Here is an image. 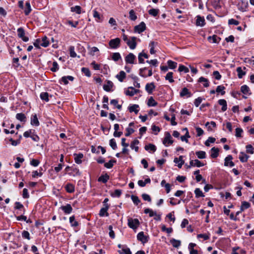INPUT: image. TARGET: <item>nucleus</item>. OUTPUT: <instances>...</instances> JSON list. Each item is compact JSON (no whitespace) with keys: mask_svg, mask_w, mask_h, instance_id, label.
<instances>
[{"mask_svg":"<svg viewBox=\"0 0 254 254\" xmlns=\"http://www.w3.org/2000/svg\"><path fill=\"white\" fill-rule=\"evenodd\" d=\"M173 73L172 72H169L165 76V79L169 80L170 83L174 82V80L173 78Z\"/></svg>","mask_w":254,"mask_h":254,"instance_id":"42","label":"nucleus"},{"mask_svg":"<svg viewBox=\"0 0 254 254\" xmlns=\"http://www.w3.org/2000/svg\"><path fill=\"white\" fill-rule=\"evenodd\" d=\"M251 206V204L249 202L247 201H243L242 202V204L240 208V210L237 212L236 216H238L240 213H241L244 210L248 209Z\"/></svg>","mask_w":254,"mask_h":254,"instance_id":"8","label":"nucleus"},{"mask_svg":"<svg viewBox=\"0 0 254 254\" xmlns=\"http://www.w3.org/2000/svg\"><path fill=\"white\" fill-rule=\"evenodd\" d=\"M198 82L200 83H203V86L205 87H208L209 86V81L207 78L203 77H200L198 80Z\"/></svg>","mask_w":254,"mask_h":254,"instance_id":"27","label":"nucleus"},{"mask_svg":"<svg viewBox=\"0 0 254 254\" xmlns=\"http://www.w3.org/2000/svg\"><path fill=\"white\" fill-rule=\"evenodd\" d=\"M215 140L216 139L215 138L212 137H209L207 140L205 141L204 144L206 146H209L210 145L209 143H214Z\"/></svg>","mask_w":254,"mask_h":254,"instance_id":"60","label":"nucleus"},{"mask_svg":"<svg viewBox=\"0 0 254 254\" xmlns=\"http://www.w3.org/2000/svg\"><path fill=\"white\" fill-rule=\"evenodd\" d=\"M137 239L143 244H145L148 241V237L145 236L144 232L142 231L138 233Z\"/></svg>","mask_w":254,"mask_h":254,"instance_id":"5","label":"nucleus"},{"mask_svg":"<svg viewBox=\"0 0 254 254\" xmlns=\"http://www.w3.org/2000/svg\"><path fill=\"white\" fill-rule=\"evenodd\" d=\"M225 89V87L221 85H219L217 87L216 89V92L217 93H221L222 95H223L225 94V92L224 89Z\"/></svg>","mask_w":254,"mask_h":254,"instance_id":"43","label":"nucleus"},{"mask_svg":"<svg viewBox=\"0 0 254 254\" xmlns=\"http://www.w3.org/2000/svg\"><path fill=\"white\" fill-rule=\"evenodd\" d=\"M238 72V76L239 78H242L243 76L246 74V72L243 71L241 67H238L236 69Z\"/></svg>","mask_w":254,"mask_h":254,"instance_id":"47","label":"nucleus"},{"mask_svg":"<svg viewBox=\"0 0 254 254\" xmlns=\"http://www.w3.org/2000/svg\"><path fill=\"white\" fill-rule=\"evenodd\" d=\"M246 152L248 153H250L253 154L254 152V148L251 144L248 145L246 147Z\"/></svg>","mask_w":254,"mask_h":254,"instance_id":"56","label":"nucleus"},{"mask_svg":"<svg viewBox=\"0 0 254 254\" xmlns=\"http://www.w3.org/2000/svg\"><path fill=\"white\" fill-rule=\"evenodd\" d=\"M108 229L109 230V235L111 239H114L115 238V234L114 231L113 230V226L112 225H110L108 227Z\"/></svg>","mask_w":254,"mask_h":254,"instance_id":"54","label":"nucleus"},{"mask_svg":"<svg viewBox=\"0 0 254 254\" xmlns=\"http://www.w3.org/2000/svg\"><path fill=\"white\" fill-rule=\"evenodd\" d=\"M139 108V105L137 104H134L132 106H130L128 107V110L129 112H134L135 114H137L138 113L139 110L137 109V108Z\"/></svg>","mask_w":254,"mask_h":254,"instance_id":"25","label":"nucleus"},{"mask_svg":"<svg viewBox=\"0 0 254 254\" xmlns=\"http://www.w3.org/2000/svg\"><path fill=\"white\" fill-rule=\"evenodd\" d=\"M241 91L244 94L250 95L251 94V93L250 92V90L249 87L246 85H244L241 86Z\"/></svg>","mask_w":254,"mask_h":254,"instance_id":"29","label":"nucleus"},{"mask_svg":"<svg viewBox=\"0 0 254 254\" xmlns=\"http://www.w3.org/2000/svg\"><path fill=\"white\" fill-rule=\"evenodd\" d=\"M121 40L119 38L111 39L109 42V45L112 49H117L120 46Z\"/></svg>","mask_w":254,"mask_h":254,"instance_id":"1","label":"nucleus"},{"mask_svg":"<svg viewBox=\"0 0 254 254\" xmlns=\"http://www.w3.org/2000/svg\"><path fill=\"white\" fill-rule=\"evenodd\" d=\"M68 80L70 81H73L74 80V77L72 76L68 75L66 76H63L62 77L60 82L62 81L65 85H66L68 83Z\"/></svg>","mask_w":254,"mask_h":254,"instance_id":"22","label":"nucleus"},{"mask_svg":"<svg viewBox=\"0 0 254 254\" xmlns=\"http://www.w3.org/2000/svg\"><path fill=\"white\" fill-rule=\"evenodd\" d=\"M31 124L32 126H39L40 125L38 118L36 114H34L32 116L31 118Z\"/></svg>","mask_w":254,"mask_h":254,"instance_id":"18","label":"nucleus"},{"mask_svg":"<svg viewBox=\"0 0 254 254\" xmlns=\"http://www.w3.org/2000/svg\"><path fill=\"white\" fill-rule=\"evenodd\" d=\"M136 39L137 38L135 37H131L130 40H129L126 43L130 49H134L136 48L137 44L135 41Z\"/></svg>","mask_w":254,"mask_h":254,"instance_id":"6","label":"nucleus"},{"mask_svg":"<svg viewBox=\"0 0 254 254\" xmlns=\"http://www.w3.org/2000/svg\"><path fill=\"white\" fill-rule=\"evenodd\" d=\"M208 40L209 41H212V43H218L221 40V38L218 37L217 35H214L212 36H209L208 37Z\"/></svg>","mask_w":254,"mask_h":254,"instance_id":"30","label":"nucleus"},{"mask_svg":"<svg viewBox=\"0 0 254 254\" xmlns=\"http://www.w3.org/2000/svg\"><path fill=\"white\" fill-rule=\"evenodd\" d=\"M40 98L42 100H44L46 102H48L49 99V93L48 92H42L40 94Z\"/></svg>","mask_w":254,"mask_h":254,"instance_id":"38","label":"nucleus"},{"mask_svg":"<svg viewBox=\"0 0 254 254\" xmlns=\"http://www.w3.org/2000/svg\"><path fill=\"white\" fill-rule=\"evenodd\" d=\"M146 27L144 22H141L138 25H136L134 27V31L138 33H141L146 30Z\"/></svg>","mask_w":254,"mask_h":254,"instance_id":"2","label":"nucleus"},{"mask_svg":"<svg viewBox=\"0 0 254 254\" xmlns=\"http://www.w3.org/2000/svg\"><path fill=\"white\" fill-rule=\"evenodd\" d=\"M130 89L131 90L130 91L127 90L126 91L125 94L127 95L133 96L134 94L139 93L140 90L138 89H135L133 87H129L128 89Z\"/></svg>","mask_w":254,"mask_h":254,"instance_id":"13","label":"nucleus"},{"mask_svg":"<svg viewBox=\"0 0 254 254\" xmlns=\"http://www.w3.org/2000/svg\"><path fill=\"white\" fill-rule=\"evenodd\" d=\"M14 217L16 218V220L17 221H26V222H31L30 220H27V217L24 215H20L18 216H14Z\"/></svg>","mask_w":254,"mask_h":254,"instance_id":"49","label":"nucleus"},{"mask_svg":"<svg viewBox=\"0 0 254 254\" xmlns=\"http://www.w3.org/2000/svg\"><path fill=\"white\" fill-rule=\"evenodd\" d=\"M204 164L201 162L197 159L194 160H190V165L188 166V168H190L191 166H196L197 167H200L203 166Z\"/></svg>","mask_w":254,"mask_h":254,"instance_id":"7","label":"nucleus"},{"mask_svg":"<svg viewBox=\"0 0 254 254\" xmlns=\"http://www.w3.org/2000/svg\"><path fill=\"white\" fill-rule=\"evenodd\" d=\"M122 193L121 190H116L114 193H112L111 194V196L113 197H119Z\"/></svg>","mask_w":254,"mask_h":254,"instance_id":"55","label":"nucleus"},{"mask_svg":"<svg viewBox=\"0 0 254 254\" xmlns=\"http://www.w3.org/2000/svg\"><path fill=\"white\" fill-rule=\"evenodd\" d=\"M71 11L72 12H75L77 14H80L81 12V7L78 5H76L74 7H71Z\"/></svg>","mask_w":254,"mask_h":254,"instance_id":"52","label":"nucleus"},{"mask_svg":"<svg viewBox=\"0 0 254 254\" xmlns=\"http://www.w3.org/2000/svg\"><path fill=\"white\" fill-rule=\"evenodd\" d=\"M218 104L220 105H221L222 106V108H221V110L222 111L224 112V111H226V110L227 109V102L225 100H224V99L219 100Z\"/></svg>","mask_w":254,"mask_h":254,"instance_id":"24","label":"nucleus"},{"mask_svg":"<svg viewBox=\"0 0 254 254\" xmlns=\"http://www.w3.org/2000/svg\"><path fill=\"white\" fill-rule=\"evenodd\" d=\"M144 148L146 150H150L153 151V152L155 151L156 150V146L154 144L150 143L148 145H145Z\"/></svg>","mask_w":254,"mask_h":254,"instance_id":"50","label":"nucleus"},{"mask_svg":"<svg viewBox=\"0 0 254 254\" xmlns=\"http://www.w3.org/2000/svg\"><path fill=\"white\" fill-rule=\"evenodd\" d=\"M209 234H200L197 236V238H203L204 240H207L209 239Z\"/></svg>","mask_w":254,"mask_h":254,"instance_id":"62","label":"nucleus"},{"mask_svg":"<svg viewBox=\"0 0 254 254\" xmlns=\"http://www.w3.org/2000/svg\"><path fill=\"white\" fill-rule=\"evenodd\" d=\"M61 208L66 214H69L72 210V208L69 204H67L65 206H62Z\"/></svg>","mask_w":254,"mask_h":254,"instance_id":"17","label":"nucleus"},{"mask_svg":"<svg viewBox=\"0 0 254 254\" xmlns=\"http://www.w3.org/2000/svg\"><path fill=\"white\" fill-rule=\"evenodd\" d=\"M157 105V102L155 101L152 97H150L148 100L147 105L149 107H154Z\"/></svg>","mask_w":254,"mask_h":254,"instance_id":"36","label":"nucleus"},{"mask_svg":"<svg viewBox=\"0 0 254 254\" xmlns=\"http://www.w3.org/2000/svg\"><path fill=\"white\" fill-rule=\"evenodd\" d=\"M171 244L173 245L174 248H178L181 246V241L179 240L172 239L170 240Z\"/></svg>","mask_w":254,"mask_h":254,"instance_id":"34","label":"nucleus"},{"mask_svg":"<svg viewBox=\"0 0 254 254\" xmlns=\"http://www.w3.org/2000/svg\"><path fill=\"white\" fill-rule=\"evenodd\" d=\"M159 10L158 9H155V8H152L148 11V13L153 16H156L158 13H159Z\"/></svg>","mask_w":254,"mask_h":254,"instance_id":"45","label":"nucleus"},{"mask_svg":"<svg viewBox=\"0 0 254 254\" xmlns=\"http://www.w3.org/2000/svg\"><path fill=\"white\" fill-rule=\"evenodd\" d=\"M205 19L203 17H201L200 15L196 16V20L195 24L197 26L202 27L205 25Z\"/></svg>","mask_w":254,"mask_h":254,"instance_id":"11","label":"nucleus"},{"mask_svg":"<svg viewBox=\"0 0 254 254\" xmlns=\"http://www.w3.org/2000/svg\"><path fill=\"white\" fill-rule=\"evenodd\" d=\"M166 218H168L169 221L174 222L175 221V217L174 212L168 214Z\"/></svg>","mask_w":254,"mask_h":254,"instance_id":"64","label":"nucleus"},{"mask_svg":"<svg viewBox=\"0 0 254 254\" xmlns=\"http://www.w3.org/2000/svg\"><path fill=\"white\" fill-rule=\"evenodd\" d=\"M81 71L87 77H90L91 76V72L88 68L82 67L81 68Z\"/></svg>","mask_w":254,"mask_h":254,"instance_id":"59","label":"nucleus"},{"mask_svg":"<svg viewBox=\"0 0 254 254\" xmlns=\"http://www.w3.org/2000/svg\"><path fill=\"white\" fill-rule=\"evenodd\" d=\"M194 193L195 194V197L197 198L204 196V195L203 194V192L199 188L195 189V190H194Z\"/></svg>","mask_w":254,"mask_h":254,"instance_id":"41","label":"nucleus"},{"mask_svg":"<svg viewBox=\"0 0 254 254\" xmlns=\"http://www.w3.org/2000/svg\"><path fill=\"white\" fill-rule=\"evenodd\" d=\"M116 162V161L115 160H111L108 162L105 163L104 166L107 168L110 169L113 167L114 163Z\"/></svg>","mask_w":254,"mask_h":254,"instance_id":"48","label":"nucleus"},{"mask_svg":"<svg viewBox=\"0 0 254 254\" xmlns=\"http://www.w3.org/2000/svg\"><path fill=\"white\" fill-rule=\"evenodd\" d=\"M26 8L24 10V13L26 15H28L31 11V6L29 2H26L25 3Z\"/></svg>","mask_w":254,"mask_h":254,"instance_id":"40","label":"nucleus"},{"mask_svg":"<svg viewBox=\"0 0 254 254\" xmlns=\"http://www.w3.org/2000/svg\"><path fill=\"white\" fill-rule=\"evenodd\" d=\"M155 88V86L153 82H151L150 83H147L145 85V90L149 94H151L152 93L153 90Z\"/></svg>","mask_w":254,"mask_h":254,"instance_id":"12","label":"nucleus"},{"mask_svg":"<svg viewBox=\"0 0 254 254\" xmlns=\"http://www.w3.org/2000/svg\"><path fill=\"white\" fill-rule=\"evenodd\" d=\"M184 129H186V133L184 135H183L181 137V139L182 141H185L186 142H188V138H190V136L189 134V132L187 128H184Z\"/></svg>","mask_w":254,"mask_h":254,"instance_id":"35","label":"nucleus"},{"mask_svg":"<svg viewBox=\"0 0 254 254\" xmlns=\"http://www.w3.org/2000/svg\"><path fill=\"white\" fill-rule=\"evenodd\" d=\"M42 43L40 44V45L44 47H47L49 45V42L47 40V37L44 36L42 38Z\"/></svg>","mask_w":254,"mask_h":254,"instance_id":"39","label":"nucleus"},{"mask_svg":"<svg viewBox=\"0 0 254 254\" xmlns=\"http://www.w3.org/2000/svg\"><path fill=\"white\" fill-rule=\"evenodd\" d=\"M118 252L120 254H132L130 249L126 246H123L122 249L119 250Z\"/></svg>","mask_w":254,"mask_h":254,"instance_id":"19","label":"nucleus"},{"mask_svg":"<svg viewBox=\"0 0 254 254\" xmlns=\"http://www.w3.org/2000/svg\"><path fill=\"white\" fill-rule=\"evenodd\" d=\"M131 198L132 201L133 202L134 204L136 205H138L140 202V199H139L138 196L136 195H131Z\"/></svg>","mask_w":254,"mask_h":254,"instance_id":"57","label":"nucleus"},{"mask_svg":"<svg viewBox=\"0 0 254 254\" xmlns=\"http://www.w3.org/2000/svg\"><path fill=\"white\" fill-rule=\"evenodd\" d=\"M181 97H184L186 95H188V97H190L191 95V93L189 91L188 89L184 87L182 89L181 92L180 93Z\"/></svg>","mask_w":254,"mask_h":254,"instance_id":"23","label":"nucleus"},{"mask_svg":"<svg viewBox=\"0 0 254 254\" xmlns=\"http://www.w3.org/2000/svg\"><path fill=\"white\" fill-rule=\"evenodd\" d=\"M168 67L171 69H175L177 65V63L172 61L171 60H169L167 62Z\"/></svg>","mask_w":254,"mask_h":254,"instance_id":"44","label":"nucleus"},{"mask_svg":"<svg viewBox=\"0 0 254 254\" xmlns=\"http://www.w3.org/2000/svg\"><path fill=\"white\" fill-rule=\"evenodd\" d=\"M16 118L17 120L22 122H26V116L23 113H18L16 115Z\"/></svg>","mask_w":254,"mask_h":254,"instance_id":"33","label":"nucleus"},{"mask_svg":"<svg viewBox=\"0 0 254 254\" xmlns=\"http://www.w3.org/2000/svg\"><path fill=\"white\" fill-rule=\"evenodd\" d=\"M65 189L67 192L72 193L74 191V186L73 185L68 183L65 186Z\"/></svg>","mask_w":254,"mask_h":254,"instance_id":"28","label":"nucleus"},{"mask_svg":"<svg viewBox=\"0 0 254 254\" xmlns=\"http://www.w3.org/2000/svg\"><path fill=\"white\" fill-rule=\"evenodd\" d=\"M178 70L180 72H184L185 73H188L189 71V69L184 65L180 64L179 65Z\"/></svg>","mask_w":254,"mask_h":254,"instance_id":"51","label":"nucleus"},{"mask_svg":"<svg viewBox=\"0 0 254 254\" xmlns=\"http://www.w3.org/2000/svg\"><path fill=\"white\" fill-rule=\"evenodd\" d=\"M126 73L124 71H121L118 74L116 75V77L120 82H122L126 78Z\"/></svg>","mask_w":254,"mask_h":254,"instance_id":"31","label":"nucleus"},{"mask_svg":"<svg viewBox=\"0 0 254 254\" xmlns=\"http://www.w3.org/2000/svg\"><path fill=\"white\" fill-rule=\"evenodd\" d=\"M139 143V141L135 139H134L130 144V147L132 149H134L136 152L138 151V147L135 146V145H138Z\"/></svg>","mask_w":254,"mask_h":254,"instance_id":"32","label":"nucleus"},{"mask_svg":"<svg viewBox=\"0 0 254 254\" xmlns=\"http://www.w3.org/2000/svg\"><path fill=\"white\" fill-rule=\"evenodd\" d=\"M249 156L243 152H240V155L239 156V159L242 162H246L248 161Z\"/></svg>","mask_w":254,"mask_h":254,"instance_id":"26","label":"nucleus"},{"mask_svg":"<svg viewBox=\"0 0 254 254\" xmlns=\"http://www.w3.org/2000/svg\"><path fill=\"white\" fill-rule=\"evenodd\" d=\"M69 54L70 56L72 58H75L76 57V54L74 51V47L73 46H70L69 47Z\"/></svg>","mask_w":254,"mask_h":254,"instance_id":"63","label":"nucleus"},{"mask_svg":"<svg viewBox=\"0 0 254 254\" xmlns=\"http://www.w3.org/2000/svg\"><path fill=\"white\" fill-rule=\"evenodd\" d=\"M129 17L130 20L134 21L137 19V16L135 14L134 11L133 9H131L129 11Z\"/></svg>","mask_w":254,"mask_h":254,"instance_id":"46","label":"nucleus"},{"mask_svg":"<svg viewBox=\"0 0 254 254\" xmlns=\"http://www.w3.org/2000/svg\"><path fill=\"white\" fill-rule=\"evenodd\" d=\"M165 135V136L163 141V143L166 146H167L166 144L167 143H168V144H172L174 141L172 140L170 133L169 132H166Z\"/></svg>","mask_w":254,"mask_h":254,"instance_id":"4","label":"nucleus"},{"mask_svg":"<svg viewBox=\"0 0 254 254\" xmlns=\"http://www.w3.org/2000/svg\"><path fill=\"white\" fill-rule=\"evenodd\" d=\"M74 156V161L75 162L78 164H81L82 163L81 159L83 158V155L82 153H74L73 154Z\"/></svg>","mask_w":254,"mask_h":254,"instance_id":"14","label":"nucleus"},{"mask_svg":"<svg viewBox=\"0 0 254 254\" xmlns=\"http://www.w3.org/2000/svg\"><path fill=\"white\" fill-rule=\"evenodd\" d=\"M109 176L107 174H105V175H102L99 177L98 181L105 184L109 180Z\"/></svg>","mask_w":254,"mask_h":254,"instance_id":"20","label":"nucleus"},{"mask_svg":"<svg viewBox=\"0 0 254 254\" xmlns=\"http://www.w3.org/2000/svg\"><path fill=\"white\" fill-rule=\"evenodd\" d=\"M233 157L231 155H228L225 158L224 165L225 166H228L232 167L235 165L234 163L232 161Z\"/></svg>","mask_w":254,"mask_h":254,"instance_id":"10","label":"nucleus"},{"mask_svg":"<svg viewBox=\"0 0 254 254\" xmlns=\"http://www.w3.org/2000/svg\"><path fill=\"white\" fill-rule=\"evenodd\" d=\"M135 59V56L132 53H129L125 57V61L127 64H133Z\"/></svg>","mask_w":254,"mask_h":254,"instance_id":"9","label":"nucleus"},{"mask_svg":"<svg viewBox=\"0 0 254 254\" xmlns=\"http://www.w3.org/2000/svg\"><path fill=\"white\" fill-rule=\"evenodd\" d=\"M144 213L146 214H149L150 217H153L155 215L156 212H154L152 209L149 208H146L144 210Z\"/></svg>","mask_w":254,"mask_h":254,"instance_id":"61","label":"nucleus"},{"mask_svg":"<svg viewBox=\"0 0 254 254\" xmlns=\"http://www.w3.org/2000/svg\"><path fill=\"white\" fill-rule=\"evenodd\" d=\"M110 145L112 147V148L114 150H115L117 148V145L116 144V140L114 138H112L110 140Z\"/></svg>","mask_w":254,"mask_h":254,"instance_id":"58","label":"nucleus"},{"mask_svg":"<svg viewBox=\"0 0 254 254\" xmlns=\"http://www.w3.org/2000/svg\"><path fill=\"white\" fill-rule=\"evenodd\" d=\"M195 154L199 159H204L206 158V153L203 151H198L195 152Z\"/></svg>","mask_w":254,"mask_h":254,"instance_id":"37","label":"nucleus"},{"mask_svg":"<svg viewBox=\"0 0 254 254\" xmlns=\"http://www.w3.org/2000/svg\"><path fill=\"white\" fill-rule=\"evenodd\" d=\"M104 207L102 208L100 211L99 215L101 216H103L105 214L108 215L107 210L109 209V206L108 204H104Z\"/></svg>","mask_w":254,"mask_h":254,"instance_id":"21","label":"nucleus"},{"mask_svg":"<svg viewBox=\"0 0 254 254\" xmlns=\"http://www.w3.org/2000/svg\"><path fill=\"white\" fill-rule=\"evenodd\" d=\"M17 33L18 36L21 38L23 41L26 42L29 40L28 37L25 36V31L23 28H18Z\"/></svg>","mask_w":254,"mask_h":254,"instance_id":"3","label":"nucleus"},{"mask_svg":"<svg viewBox=\"0 0 254 254\" xmlns=\"http://www.w3.org/2000/svg\"><path fill=\"white\" fill-rule=\"evenodd\" d=\"M113 86V83L110 80L107 81V84L103 85V89L107 92H110L111 91V88Z\"/></svg>","mask_w":254,"mask_h":254,"instance_id":"15","label":"nucleus"},{"mask_svg":"<svg viewBox=\"0 0 254 254\" xmlns=\"http://www.w3.org/2000/svg\"><path fill=\"white\" fill-rule=\"evenodd\" d=\"M112 59L115 62H117L121 59V56L119 53H114L112 55Z\"/></svg>","mask_w":254,"mask_h":254,"instance_id":"53","label":"nucleus"},{"mask_svg":"<svg viewBox=\"0 0 254 254\" xmlns=\"http://www.w3.org/2000/svg\"><path fill=\"white\" fill-rule=\"evenodd\" d=\"M211 157L212 158H216L219 155V149L218 148L215 147H212L211 149Z\"/></svg>","mask_w":254,"mask_h":254,"instance_id":"16","label":"nucleus"}]
</instances>
